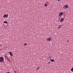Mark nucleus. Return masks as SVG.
Masks as SVG:
<instances>
[{
    "instance_id": "f257e3e1",
    "label": "nucleus",
    "mask_w": 73,
    "mask_h": 73,
    "mask_svg": "<svg viewBox=\"0 0 73 73\" xmlns=\"http://www.w3.org/2000/svg\"><path fill=\"white\" fill-rule=\"evenodd\" d=\"M4 60L3 56H1L0 57V62H4Z\"/></svg>"
},
{
    "instance_id": "f03ea898",
    "label": "nucleus",
    "mask_w": 73,
    "mask_h": 73,
    "mask_svg": "<svg viewBox=\"0 0 73 73\" xmlns=\"http://www.w3.org/2000/svg\"><path fill=\"white\" fill-rule=\"evenodd\" d=\"M68 5H65L63 7V8L64 9H67L68 8Z\"/></svg>"
},
{
    "instance_id": "7ed1b4c3",
    "label": "nucleus",
    "mask_w": 73,
    "mask_h": 73,
    "mask_svg": "<svg viewBox=\"0 0 73 73\" xmlns=\"http://www.w3.org/2000/svg\"><path fill=\"white\" fill-rule=\"evenodd\" d=\"M9 15L8 14L7 15H4V16H3V17H5V18H7L8 17Z\"/></svg>"
},
{
    "instance_id": "20e7f679",
    "label": "nucleus",
    "mask_w": 73,
    "mask_h": 73,
    "mask_svg": "<svg viewBox=\"0 0 73 73\" xmlns=\"http://www.w3.org/2000/svg\"><path fill=\"white\" fill-rule=\"evenodd\" d=\"M52 39L51 38H48L46 40H47V41H51Z\"/></svg>"
},
{
    "instance_id": "39448f33",
    "label": "nucleus",
    "mask_w": 73,
    "mask_h": 73,
    "mask_svg": "<svg viewBox=\"0 0 73 73\" xmlns=\"http://www.w3.org/2000/svg\"><path fill=\"white\" fill-rule=\"evenodd\" d=\"M64 18H61L60 20V22H62L64 21Z\"/></svg>"
},
{
    "instance_id": "423d86ee",
    "label": "nucleus",
    "mask_w": 73,
    "mask_h": 73,
    "mask_svg": "<svg viewBox=\"0 0 73 73\" xmlns=\"http://www.w3.org/2000/svg\"><path fill=\"white\" fill-rule=\"evenodd\" d=\"M63 14V12H61V13H59V16H61Z\"/></svg>"
},
{
    "instance_id": "0eeeda50",
    "label": "nucleus",
    "mask_w": 73,
    "mask_h": 73,
    "mask_svg": "<svg viewBox=\"0 0 73 73\" xmlns=\"http://www.w3.org/2000/svg\"><path fill=\"white\" fill-rule=\"evenodd\" d=\"M50 61H51L52 62H53L54 61V59H50Z\"/></svg>"
},
{
    "instance_id": "6e6552de",
    "label": "nucleus",
    "mask_w": 73,
    "mask_h": 73,
    "mask_svg": "<svg viewBox=\"0 0 73 73\" xmlns=\"http://www.w3.org/2000/svg\"><path fill=\"white\" fill-rule=\"evenodd\" d=\"M9 53H10V56H12V54L11 52H9Z\"/></svg>"
},
{
    "instance_id": "1a4fd4ad",
    "label": "nucleus",
    "mask_w": 73,
    "mask_h": 73,
    "mask_svg": "<svg viewBox=\"0 0 73 73\" xmlns=\"http://www.w3.org/2000/svg\"><path fill=\"white\" fill-rule=\"evenodd\" d=\"M71 71L72 72H73V67L71 69Z\"/></svg>"
},
{
    "instance_id": "9d476101",
    "label": "nucleus",
    "mask_w": 73,
    "mask_h": 73,
    "mask_svg": "<svg viewBox=\"0 0 73 73\" xmlns=\"http://www.w3.org/2000/svg\"><path fill=\"white\" fill-rule=\"evenodd\" d=\"M61 25L59 26L58 27V29H59L61 27Z\"/></svg>"
},
{
    "instance_id": "9b49d317",
    "label": "nucleus",
    "mask_w": 73,
    "mask_h": 73,
    "mask_svg": "<svg viewBox=\"0 0 73 73\" xmlns=\"http://www.w3.org/2000/svg\"><path fill=\"white\" fill-rule=\"evenodd\" d=\"M7 23V22L6 21H4V23Z\"/></svg>"
},
{
    "instance_id": "f8f14e48",
    "label": "nucleus",
    "mask_w": 73,
    "mask_h": 73,
    "mask_svg": "<svg viewBox=\"0 0 73 73\" xmlns=\"http://www.w3.org/2000/svg\"><path fill=\"white\" fill-rule=\"evenodd\" d=\"M40 68V67H38V68H37L36 70H38V69H39V68Z\"/></svg>"
},
{
    "instance_id": "ddd939ff",
    "label": "nucleus",
    "mask_w": 73,
    "mask_h": 73,
    "mask_svg": "<svg viewBox=\"0 0 73 73\" xmlns=\"http://www.w3.org/2000/svg\"><path fill=\"white\" fill-rule=\"evenodd\" d=\"M24 45L25 46L27 45V43H25L24 44Z\"/></svg>"
},
{
    "instance_id": "4468645a",
    "label": "nucleus",
    "mask_w": 73,
    "mask_h": 73,
    "mask_svg": "<svg viewBox=\"0 0 73 73\" xmlns=\"http://www.w3.org/2000/svg\"><path fill=\"white\" fill-rule=\"evenodd\" d=\"M44 6H46V7H47V5H46V4H45L44 5Z\"/></svg>"
},
{
    "instance_id": "2eb2a0df",
    "label": "nucleus",
    "mask_w": 73,
    "mask_h": 73,
    "mask_svg": "<svg viewBox=\"0 0 73 73\" xmlns=\"http://www.w3.org/2000/svg\"><path fill=\"white\" fill-rule=\"evenodd\" d=\"M6 59H7V60H9V59L8 58H6Z\"/></svg>"
},
{
    "instance_id": "dca6fc26",
    "label": "nucleus",
    "mask_w": 73,
    "mask_h": 73,
    "mask_svg": "<svg viewBox=\"0 0 73 73\" xmlns=\"http://www.w3.org/2000/svg\"><path fill=\"white\" fill-rule=\"evenodd\" d=\"M5 58H7V57L5 55Z\"/></svg>"
},
{
    "instance_id": "f3484780",
    "label": "nucleus",
    "mask_w": 73,
    "mask_h": 73,
    "mask_svg": "<svg viewBox=\"0 0 73 73\" xmlns=\"http://www.w3.org/2000/svg\"><path fill=\"white\" fill-rule=\"evenodd\" d=\"M60 0H58V1H60Z\"/></svg>"
},
{
    "instance_id": "a211bd4d",
    "label": "nucleus",
    "mask_w": 73,
    "mask_h": 73,
    "mask_svg": "<svg viewBox=\"0 0 73 73\" xmlns=\"http://www.w3.org/2000/svg\"><path fill=\"white\" fill-rule=\"evenodd\" d=\"M58 18H59V19H60V17H59Z\"/></svg>"
},
{
    "instance_id": "6ab92c4d",
    "label": "nucleus",
    "mask_w": 73,
    "mask_h": 73,
    "mask_svg": "<svg viewBox=\"0 0 73 73\" xmlns=\"http://www.w3.org/2000/svg\"><path fill=\"white\" fill-rule=\"evenodd\" d=\"M7 73H9V72H8Z\"/></svg>"
},
{
    "instance_id": "aec40b11",
    "label": "nucleus",
    "mask_w": 73,
    "mask_h": 73,
    "mask_svg": "<svg viewBox=\"0 0 73 73\" xmlns=\"http://www.w3.org/2000/svg\"><path fill=\"white\" fill-rule=\"evenodd\" d=\"M59 21V19H58V21Z\"/></svg>"
},
{
    "instance_id": "412c9836",
    "label": "nucleus",
    "mask_w": 73,
    "mask_h": 73,
    "mask_svg": "<svg viewBox=\"0 0 73 73\" xmlns=\"http://www.w3.org/2000/svg\"><path fill=\"white\" fill-rule=\"evenodd\" d=\"M50 57H49V58H50Z\"/></svg>"
}]
</instances>
